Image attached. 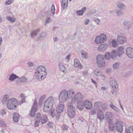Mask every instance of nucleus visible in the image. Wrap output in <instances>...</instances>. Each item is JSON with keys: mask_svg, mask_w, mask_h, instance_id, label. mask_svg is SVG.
Instances as JSON below:
<instances>
[{"mask_svg": "<svg viewBox=\"0 0 133 133\" xmlns=\"http://www.w3.org/2000/svg\"><path fill=\"white\" fill-rule=\"evenodd\" d=\"M109 124V130L112 132L114 131L115 129V125L113 122L112 121L110 122H107Z\"/></svg>", "mask_w": 133, "mask_h": 133, "instance_id": "nucleus-20", "label": "nucleus"}, {"mask_svg": "<svg viewBox=\"0 0 133 133\" xmlns=\"http://www.w3.org/2000/svg\"><path fill=\"white\" fill-rule=\"evenodd\" d=\"M10 99V98H9L8 95H5L3 97L2 102L3 103H6L7 104Z\"/></svg>", "mask_w": 133, "mask_h": 133, "instance_id": "nucleus-23", "label": "nucleus"}, {"mask_svg": "<svg viewBox=\"0 0 133 133\" xmlns=\"http://www.w3.org/2000/svg\"><path fill=\"white\" fill-rule=\"evenodd\" d=\"M18 104L17 100L15 98H10L6 105L8 109L9 110H13L15 109Z\"/></svg>", "mask_w": 133, "mask_h": 133, "instance_id": "nucleus-2", "label": "nucleus"}, {"mask_svg": "<svg viewBox=\"0 0 133 133\" xmlns=\"http://www.w3.org/2000/svg\"><path fill=\"white\" fill-rule=\"evenodd\" d=\"M69 96L68 94L67 90H65L62 91L60 93L59 97V102L64 103L68 99Z\"/></svg>", "mask_w": 133, "mask_h": 133, "instance_id": "nucleus-3", "label": "nucleus"}, {"mask_svg": "<svg viewBox=\"0 0 133 133\" xmlns=\"http://www.w3.org/2000/svg\"><path fill=\"white\" fill-rule=\"evenodd\" d=\"M27 65L29 67H32L34 66V64L31 62H29L27 63Z\"/></svg>", "mask_w": 133, "mask_h": 133, "instance_id": "nucleus-57", "label": "nucleus"}, {"mask_svg": "<svg viewBox=\"0 0 133 133\" xmlns=\"http://www.w3.org/2000/svg\"><path fill=\"white\" fill-rule=\"evenodd\" d=\"M21 83H26L28 81L27 79L26 78V77H21Z\"/></svg>", "mask_w": 133, "mask_h": 133, "instance_id": "nucleus-44", "label": "nucleus"}, {"mask_svg": "<svg viewBox=\"0 0 133 133\" xmlns=\"http://www.w3.org/2000/svg\"><path fill=\"white\" fill-rule=\"evenodd\" d=\"M91 80L92 81V82L95 85L96 87L97 88L98 86L97 83L95 81L92 79H91Z\"/></svg>", "mask_w": 133, "mask_h": 133, "instance_id": "nucleus-59", "label": "nucleus"}, {"mask_svg": "<svg viewBox=\"0 0 133 133\" xmlns=\"http://www.w3.org/2000/svg\"><path fill=\"white\" fill-rule=\"evenodd\" d=\"M6 114V110L3 109L0 110V115L2 116H5Z\"/></svg>", "mask_w": 133, "mask_h": 133, "instance_id": "nucleus-35", "label": "nucleus"}, {"mask_svg": "<svg viewBox=\"0 0 133 133\" xmlns=\"http://www.w3.org/2000/svg\"><path fill=\"white\" fill-rule=\"evenodd\" d=\"M81 56L83 58H87V53L85 51L83 50L81 51Z\"/></svg>", "mask_w": 133, "mask_h": 133, "instance_id": "nucleus-40", "label": "nucleus"}, {"mask_svg": "<svg viewBox=\"0 0 133 133\" xmlns=\"http://www.w3.org/2000/svg\"><path fill=\"white\" fill-rule=\"evenodd\" d=\"M97 63L99 68H103L105 65L104 56L102 55H99L96 57Z\"/></svg>", "mask_w": 133, "mask_h": 133, "instance_id": "nucleus-4", "label": "nucleus"}, {"mask_svg": "<svg viewBox=\"0 0 133 133\" xmlns=\"http://www.w3.org/2000/svg\"><path fill=\"white\" fill-rule=\"evenodd\" d=\"M68 107L67 109V113L68 116L71 118H73L75 116V107L71 103L68 104Z\"/></svg>", "mask_w": 133, "mask_h": 133, "instance_id": "nucleus-6", "label": "nucleus"}, {"mask_svg": "<svg viewBox=\"0 0 133 133\" xmlns=\"http://www.w3.org/2000/svg\"><path fill=\"white\" fill-rule=\"evenodd\" d=\"M120 63L118 62H115L113 65V67L114 69L115 70H117L119 68L120 65Z\"/></svg>", "mask_w": 133, "mask_h": 133, "instance_id": "nucleus-38", "label": "nucleus"}, {"mask_svg": "<svg viewBox=\"0 0 133 133\" xmlns=\"http://www.w3.org/2000/svg\"><path fill=\"white\" fill-rule=\"evenodd\" d=\"M99 102H96L94 104V107L95 108L97 109L99 106Z\"/></svg>", "mask_w": 133, "mask_h": 133, "instance_id": "nucleus-51", "label": "nucleus"}, {"mask_svg": "<svg viewBox=\"0 0 133 133\" xmlns=\"http://www.w3.org/2000/svg\"><path fill=\"white\" fill-rule=\"evenodd\" d=\"M126 53L128 56L131 58H133V48L128 47L126 49Z\"/></svg>", "mask_w": 133, "mask_h": 133, "instance_id": "nucleus-15", "label": "nucleus"}, {"mask_svg": "<svg viewBox=\"0 0 133 133\" xmlns=\"http://www.w3.org/2000/svg\"><path fill=\"white\" fill-rule=\"evenodd\" d=\"M51 10L52 14H55V10L54 5H52L51 7Z\"/></svg>", "mask_w": 133, "mask_h": 133, "instance_id": "nucleus-49", "label": "nucleus"}, {"mask_svg": "<svg viewBox=\"0 0 133 133\" xmlns=\"http://www.w3.org/2000/svg\"><path fill=\"white\" fill-rule=\"evenodd\" d=\"M37 103L36 99L35 100L33 106H32L31 111L29 114L30 116L31 117H34L35 114V112L37 110Z\"/></svg>", "mask_w": 133, "mask_h": 133, "instance_id": "nucleus-8", "label": "nucleus"}, {"mask_svg": "<svg viewBox=\"0 0 133 133\" xmlns=\"http://www.w3.org/2000/svg\"><path fill=\"white\" fill-rule=\"evenodd\" d=\"M84 107L86 109H90L92 108V104L90 101L85 100L84 101Z\"/></svg>", "mask_w": 133, "mask_h": 133, "instance_id": "nucleus-18", "label": "nucleus"}, {"mask_svg": "<svg viewBox=\"0 0 133 133\" xmlns=\"http://www.w3.org/2000/svg\"><path fill=\"white\" fill-rule=\"evenodd\" d=\"M108 45L107 44L104 43L99 45L98 48V50L100 51H103L107 48Z\"/></svg>", "mask_w": 133, "mask_h": 133, "instance_id": "nucleus-22", "label": "nucleus"}, {"mask_svg": "<svg viewBox=\"0 0 133 133\" xmlns=\"http://www.w3.org/2000/svg\"><path fill=\"white\" fill-rule=\"evenodd\" d=\"M63 103L59 102L56 108V111L57 112L60 113L63 112L64 108Z\"/></svg>", "mask_w": 133, "mask_h": 133, "instance_id": "nucleus-16", "label": "nucleus"}, {"mask_svg": "<svg viewBox=\"0 0 133 133\" xmlns=\"http://www.w3.org/2000/svg\"><path fill=\"white\" fill-rule=\"evenodd\" d=\"M111 45L114 48L117 47L118 46V44L115 40H112L111 42Z\"/></svg>", "mask_w": 133, "mask_h": 133, "instance_id": "nucleus-36", "label": "nucleus"}, {"mask_svg": "<svg viewBox=\"0 0 133 133\" xmlns=\"http://www.w3.org/2000/svg\"><path fill=\"white\" fill-rule=\"evenodd\" d=\"M113 116L112 113L109 111H107L105 115V117L107 122L112 121L111 119Z\"/></svg>", "mask_w": 133, "mask_h": 133, "instance_id": "nucleus-11", "label": "nucleus"}, {"mask_svg": "<svg viewBox=\"0 0 133 133\" xmlns=\"http://www.w3.org/2000/svg\"><path fill=\"white\" fill-rule=\"evenodd\" d=\"M39 29H37L36 30H35L34 31H33L31 33V37L32 38H33V36H35L37 35L38 33V32H39Z\"/></svg>", "mask_w": 133, "mask_h": 133, "instance_id": "nucleus-41", "label": "nucleus"}, {"mask_svg": "<svg viewBox=\"0 0 133 133\" xmlns=\"http://www.w3.org/2000/svg\"><path fill=\"white\" fill-rule=\"evenodd\" d=\"M41 122L42 124L45 123L47 121V118L46 116L45 115L42 116L41 118Z\"/></svg>", "mask_w": 133, "mask_h": 133, "instance_id": "nucleus-31", "label": "nucleus"}, {"mask_svg": "<svg viewBox=\"0 0 133 133\" xmlns=\"http://www.w3.org/2000/svg\"><path fill=\"white\" fill-rule=\"evenodd\" d=\"M83 97L81 93L78 92L75 95L72 99V102H76L78 100H82Z\"/></svg>", "mask_w": 133, "mask_h": 133, "instance_id": "nucleus-13", "label": "nucleus"}, {"mask_svg": "<svg viewBox=\"0 0 133 133\" xmlns=\"http://www.w3.org/2000/svg\"><path fill=\"white\" fill-rule=\"evenodd\" d=\"M117 41L118 43L123 44L126 42L127 39L125 37L122 36L121 35H118L117 36Z\"/></svg>", "mask_w": 133, "mask_h": 133, "instance_id": "nucleus-14", "label": "nucleus"}, {"mask_svg": "<svg viewBox=\"0 0 133 133\" xmlns=\"http://www.w3.org/2000/svg\"><path fill=\"white\" fill-rule=\"evenodd\" d=\"M25 100L21 99L20 101H19V104L20 105H21L24 102H25Z\"/></svg>", "mask_w": 133, "mask_h": 133, "instance_id": "nucleus-62", "label": "nucleus"}, {"mask_svg": "<svg viewBox=\"0 0 133 133\" xmlns=\"http://www.w3.org/2000/svg\"><path fill=\"white\" fill-rule=\"evenodd\" d=\"M51 18L49 17H48L46 19L45 21V25H46L51 20Z\"/></svg>", "mask_w": 133, "mask_h": 133, "instance_id": "nucleus-54", "label": "nucleus"}, {"mask_svg": "<svg viewBox=\"0 0 133 133\" xmlns=\"http://www.w3.org/2000/svg\"><path fill=\"white\" fill-rule=\"evenodd\" d=\"M40 117H41V115L39 113H38L36 116L35 119L37 120L38 121L41 120Z\"/></svg>", "mask_w": 133, "mask_h": 133, "instance_id": "nucleus-48", "label": "nucleus"}, {"mask_svg": "<svg viewBox=\"0 0 133 133\" xmlns=\"http://www.w3.org/2000/svg\"><path fill=\"white\" fill-rule=\"evenodd\" d=\"M45 68L43 66H39L35 69L34 75L37 79L39 81L45 78L47 73Z\"/></svg>", "mask_w": 133, "mask_h": 133, "instance_id": "nucleus-1", "label": "nucleus"}, {"mask_svg": "<svg viewBox=\"0 0 133 133\" xmlns=\"http://www.w3.org/2000/svg\"><path fill=\"white\" fill-rule=\"evenodd\" d=\"M107 39L106 35L104 34H101L100 36H98L96 38L95 42L97 44L103 43L106 41Z\"/></svg>", "mask_w": 133, "mask_h": 133, "instance_id": "nucleus-7", "label": "nucleus"}, {"mask_svg": "<svg viewBox=\"0 0 133 133\" xmlns=\"http://www.w3.org/2000/svg\"><path fill=\"white\" fill-rule=\"evenodd\" d=\"M58 64L60 70L64 72L65 71H66V68L63 65L62 63L60 62H58Z\"/></svg>", "mask_w": 133, "mask_h": 133, "instance_id": "nucleus-26", "label": "nucleus"}, {"mask_svg": "<svg viewBox=\"0 0 133 133\" xmlns=\"http://www.w3.org/2000/svg\"><path fill=\"white\" fill-rule=\"evenodd\" d=\"M115 124L116 125V130L118 132L121 133L123 131L122 127H123V122L120 120H116Z\"/></svg>", "mask_w": 133, "mask_h": 133, "instance_id": "nucleus-10", "label": "nucleus"}, {"mask_svg": "<svg viewBox=\"0 0 133 133\" xmlns=\"http://www.w3.org/2000/svg\"><path fill=\"white\" fill-rule=\"evenodd\" d=\"M124 50L123 46H120L118 48V52L119 54L118 56L120 57L121 55L123 54L124 51Z\"/></svg>", "mask_w": 133, "mask_h": 133, "instance_id": "nucleus-28", "label": "nucleus"}, {"mask_svg": "<svg viewBox=\"0 0 133 133\" xmlns=\"http://www.w3.org/2000/svg\"><path fill=\"white\" fill-rule=\"evenodd\" d=\"M129 22L126 21L124 22L123 25L124 26V29H128L130 27L129 24Z\"/></svg>", "mask_w": 133, "mask_h": 133, "instance_id": "nucleus-32", "label": "nucleus"}, {"mask_svg": "<svg viewBox=\"0 0 133 133\" xmlns=\"http://www.w3.org/2000/svg\"><path fill=\"white\" fill-rule=\"evenodd\" d=\"M19 116V115L16 113H15L13 117V121L16 122H17L18 121Z\"/></svg>", "mask_w": 133, "mask_h": 133, "instance_id": "nucleus-27", "label": "nucleus"}, {"mask_svg": "<svg viewBox=\"0 0 133 133\" xmlns=\"http://www.w3.org/2000/svg\"><path fill=\"white\" fill-rule=\"evenodd\" d=\"M128 131L129 133H133V126H131L129 127Z\"/></svg>", "mask_w": 133, "mask_h": 133, "instance_id": "nucleus-50", "label": "nucleus"}, {"mask_svg": "<svg viewBox=\"0 0 133 133\" xmlns=\"http://www.w3.org/2000/svg\"><path fill=\"white\" fill-rule=\"evenodd\" d=\"M74 65L75 67L79 69H82L83 68L80 64L79 60L77 59H75L74 60Z\"/></svg>", "mask_w": 133, "mask_h": 133, "instance_id": "nucleus-21", "label": "nucleus"}, {"mask_svg": "<svg viewBox=\"0 0 133 133\" xmlns=\"http://www.w3.org/2000/svg\"><path fill=\"white\" fill-rule=\"evenodd\" d=\"M76 12L78 15L82 16L83 15L82 11H81V10H77Z\"/></svg>", "mask_w": 133, "mask_h": 133, "instance_id": "nucleus-53", "label": "nucleus"}, {"mask_svg": "<svg viewBox=\"0 0 133 133\" xmlns=\"http://www.w3.org/2000/svg\"><path fill=\"white\" fill-rule=\"evenodd\" d=\"M35 120L36 121L34 123V125L35 127H37L38 126L39 124L40 121H38V120L36 119Z\"/></svg>", "mask_w": 133, "mask_h": 133, "instance_id": "nucleus-52", "label": "nucleus"}, {"mask_svg": "<svg viewBox=\"0 0 133 133\" xmlns=\"http://www.w3.org/2000/svg\"><path fill=\"white\" fill-rule=\"evenodd\" d=\"M86 10V8L85 7H84L81 10V11H82L83 13Z\"/></svg>", "mask_w": 133, "mask_h": 133, "instance_id": "nucleus-64", "label": "nucleus"}, {"mask_svg": "<svg viewBox=\"0 0 133 133\" xmlns=\"http://www.w3.org/2000/svg\"><path fill=\"white\" fill-rule=\"evenodd\" d=\"M21 77L19 78L18 79H17V80H16L15 82L16 84H18V83H21Z\"/></svg>", "mask_w": 133, "mask_h": 133, "instance_id": "nucleus-63", "label": "nucleus"}, {"mask_svg": "<svg viewBox=\"0 0 133 133\" xmlns=\"http://www.w3.org/2000/svg\"><path fill=\"white\" fill-rule=\"evenodd\" d=\"M19 96L22 99L25 100V95L22 93Z\"/></svg>", "mask_w": 133, "mask_h": 133, "instance_id": "nucleus-56", "label": "nucleus"}, {"mask_svg": "<svg viewBox=\"0 0 133 133\" xmlns=\"http://www.w3.org/2000/svg\"><path fill=\"white\" fill-rule=\"evenodd\" d=\"M54 103V98L51 96L49 97L45 101L44 103L45 105H48L52 108Z\"/></svg>", "mask_w": 133, "mask_h": 133, "instance_id": "nucleus-12", "label": "nucleus"}, {"mask_svg": "<svg viewBox=\"0 0 133 133\" xmlns=\"http://www.w3.org/2000/svg\"><path fill=\"white\" fill-rule=\"evenodd\" d=\"M18 78L19 77L18 76H17L16 75L12 73L10 75L9 77V80L11 81H12L14 80L16 78Z\"/></svg>", "mask_w": 133, "mask_h": 133, "instance_id": "nucleus-29", "label": "nucleus"}, {"mask_svg": "<svg viewBox=\"0 0 133 133\" xmlns=\"http://www.w3.org/2000/svg\"><path fill=\"white\" fill-rule=\"evenodd\" d=\"M45 95H44L40 97L39 101V104H41L43 103L44 99H45Z\"/></svg>", "mask_w": 133, "mask_h": 133, "instance_id": "nucleus-43", "label": "nucleus"}, {"mask_svg": "<svg viewBox=\"0 0 133 133\" xmlns=\"http://www.w3.org/2000/svg\"><path fill=\"white\" fill-rule=\"evenodd\" d=\"M1 125L3 127H5L6 126V125L4 121L2 120H0V126Z\"/></svg>", "mask_w": 133, "mask_h": 133, "instance_id": "nucleus-47", "label": "nucleus"}, {"mask_svg": "<svg viewBox=\"0 0 133 133\" xmlns=\"http://www.w3.org/2000/svg\"><path fill=\"white\" fill-rule=\"evenodd\" d=\"M97 117L101 121H102L104 118V116L103 111L101 110H98L97 112Z\"/></svg>", "mask_w": 133, "mask_h": 133, "instance_id": "nucleus-17", "label": "nucleus"}, {"mask_svg": "<svg viewBox=\"0 0 133 133\" xmlns=\"http://www.w3.org/2000/svg\"><path fill=\"white\" fill-rule=\"evenodd\" d=\"M110 84L112 87L113 91H111L112 94H116L118 91V87L117 83L115 79L111 78L110 80Z\"/></svg>", "mask_w": 133, "mask_h": 133, "instance_id": "nucleus-5", "label": "nucleus"}, {"mask_svg": "<svg viewBox=\"0 0 133 133\" xmlns=\"http://www.w3.org/2000/svg\"><path fill=\"white\" fill-rule=\"evenodd\" d=\"M117 52V50H113L111 51V54L109 52H107L105 53V56H104L107 60H109L111 58L113 59L114 57L116 56Z\"/></svg>", "mask_w": 133, "mask_h": 133, "instance_id": "nucleus-9", "label": "nucleus"}, {"mask_svg": "<svg viewBox=\"0 0 133 133\" xmlns=\"http://www.w3.org/2000/svg\"><path fill=\"white\" fill-rule=\"evenodd\" d=\"M68 0H62V9L64 10L67 7L68 4Z\"/></svg>", "mask_w": 133, "mask_h": 133, "instance_id": "nucleus-25", "label": "nucleus"}, {"mask_svg": "<svg viewBox=\"0 0 133 133\" xmlns=\"http://www.w3.org/2000/svg\"><path fill=\"white\" fill-rule=\"evenodd\" d=\"M84 106V102L82 101H79L77 103V108L80 110H82L83 109Z\"/></svg>", "mask_w": 133, "mask_h": 133, "instance_id": "nucleus-19", "label": "nucleus"}, {"mask_svg": "<svg viewBox=\"0 0 133 133\" xmlns=\"http://www.w3.org/2000/svg\"><path fill=\"white\" fill-rule=\"evenodd\" d=\"M94 73L96 76L100 77L102 79H103L105 78L104 76L102 75L101 72L97 70H96L94 71Z\"/></svg>", "mask_w": 133, "mask_h": 133, "instance_id": "nucleus-24", "label": "nucleus"}, {"mask_svg": "<svg viewBox=\"0 0 133 133\" xmlns=\"http://www.w3.org/2000/svg\"><path fill=\"white\" fill-rule=\"evenodd\" d=\"M115 12L117 13L118 16H120L123 14V11L121 10H115Z\"/></svg>", "mask_w": 133, "mask_h": 133, "instance_id": "nucleus-45", "label": "nucleus"}, {"mask_svg": "<svg viewBox=\"0 0 133 133\" xmlns=\"http://www.w3.org/2000/svg\"><path fill=\"white\" fill-rule=\"evenodd\" d=\"M91 114L92 115H95L96 114V112L95 110H92L91 111Z\"/></svg>", "mask_w": 133, "mask_h": 133, "instance_id": "nucleus-61", "label": "nucleus"}, {"mask_svg": "<svg viewBox=\"0 0 133 133\" xmlns=\"http://www.w3.org/2000/svg\"><path fill=\"white\" fill-rule=\"evenodd\" d=\"M47 125L50 128H52L53 127L52 123H49Z\"/></svg>", "mask_w": 133, "mask_h": 133, "instance_id": "nucleus-60", "label": "nucleus"}, {"mask_svg": "<svg viewBox=\"0 0 133 133\" xmlns=\"http://www.w3.org/2000/svg\"><path fill=\"white\" fill-rule=\"evenodd\" d=\"M116 5L118 7L121 9H123L124 7H125V5L124 4L120 2L117 3Z\"/></svg>", "mask_w": 133, "mask_h": 133, "instance_id": "nucleus-37", "label": "nucleus"}, {"mask_svg": "<svg viewBox=\"0 0 133 133\" xmlns=\"http://www.w3.org/2000/svg\"><path fill=\"white\" fill-rule=\"evenodd\" d=\"M6 18L7 20L10 21L11 23L14 22L16 20L15 18L11 17L10 16H7Z\"/></svg>", "mask_w": 133, "mask_h": 133, "instance_id": "nucleus-42", "label": "nucleus"}, {"mask_svg": "<svg viewBox=\"0 0 133 133\" xmlns=\"http://www.w3.org/2000/svg\"><path fill=\"white\" fill-rule=\"evenodd\" d=\"M51 108L48 105H45L44 103V107H43V110L44 112H46L48 111Z\"/></svg>", "mask_w": 133, "mask_h": 133, "instance_id": "nucleus-34", "label": "nucleus"}, {"mask_svg": "<svg viewBox=\"0 0 133 133\" xmlns=\"http://www.w3.org/2000/svg\"><path fill=\"white\" fill-rule=\"evenodd\" d=\"M68 94L69 96V98H72L74 94V92L72 89H70L67 90Z\"/></svg>", "mask_w": 133, "mask_h": 133, "instance_id": "nucleus-30", "label": "nucleus"}, {"mask_svg": "<svg viewBox=\"0 0 133 133\" xmlns=\"http://www.w3.org/2000/svg\"><path fill=\"white\" fill-rule=\"evenodd\" d=\"M109 106L112 109L116 111L117 112L119 111V110L111 102L109 105Z\"/></svg>", "mask_w": 133, "mask_h": 133, "instance_id": "nucleus-33", "label": "nucleus"}, {"mask_svg": "<svg viewBox=\"0 0 133 133\" xmlns=\"http://www.w3.org/2000/svg\"><path fill=\"white\" fill-rule=\"evenodd\" d=\"M45 36V33L43 32L41 34L39 35L38 38V40H42V39L43 38H44Z\"/></svg>", "mask_w": 133, "mask_h": 133, "instance_id": "nucleus-39", "label": "nucleus"}, {"mask_svg": "<svg viewBox=\"0 0 133 133\" xmlns=\"http://www.w3.org/2000/svg\"><path fill=\"white\" fill-rule=\"evenodd\" d=\"M55 110L54 109L50 110L49 112V114L51 115L52 117H54L55 116L54 114Z\"/></svg>", "mask_w": 133, "mask_h": 133, "instance_id": "nucleus-46", "label": "nucleus"}, {"mask_svg": "<svg viewBox=\"0 0 133 133\" xmlns=\"http://www.w3.org/2000/svg\"><path fill=\"white\" fill-rule=\"evenodd\" d=\"M68 126L65 125H64L62 127V129L63 130H68Z\"/></svg>", "mask_w": 133, "mask_h": 133, "instance_id": "nucleus-55", "label": "nucleus"}, {"mask_svg": "<svg viewBox=\"0 0 133 133\" xmlns=\"http://www.w3.org/2000/svg\"><path fill=\"white\" fill-rule=\"evenodd\" d=\"M12 3L11 1L9 0L6 1L5 3V4L6 5H8L11 4Z\"/></svg>", "mask_w": 133, "mask_h": 133, "instance_id": "nucleus-58", "label": "nucleus"}]
</instances>
